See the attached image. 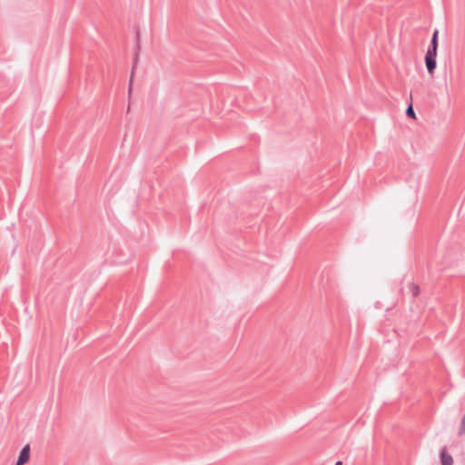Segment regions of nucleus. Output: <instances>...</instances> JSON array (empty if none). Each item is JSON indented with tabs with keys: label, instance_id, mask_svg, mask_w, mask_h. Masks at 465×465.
I'll use <instances>...</instances> for the list:
<instances>
[{
	"label": "nucleus",
	"instance_id": "obj_1",
	"mask_svg": "<svg viewBox=\"0 0 465 465\" xmlns=\"http://www.w3.org/2000/svg\"><path fill=\"white\" fill-rule=\"evenodd\" d=\"M437 50L438 47L429 45L426 55H425V64L427 71L430 74H432L437 66Z\"/></svg>",
	"mask_w": 465,
	"mask_h": 465
},
{
	"label": "nucleus",
	"instance_id": "obj_2",
	"mask_svg": "<svg viewBox=\"0 0 465 465\" xmlns=\"http://www.w3.org/2000/svg\"><path fill=\"white\" fill-rule=\"evenodd\" d=\"M29 458H30V446L25 445L20 450V453L18 455V459L16 461V465L25 464L29 460Z\"/></svg>",
	"mask_w": 465,
	"mask_h": 465
},
{
	"label": "nucleus",
	"instance_id": "obj_3",
	"mask_svg": "<svg viewBox=\"0 0 465 465\" xmlns=\"http://www.w3.org/2000/svg\"><path fill=\"white\" fill-rule=\"evenodd\" d=\"M440 461L441 465H452L453 458L450 454L447 452L446 447H444L440 451Z\"/></svg>",
	"mask_w": 465,
	"mask_h": 465
},
{
	"label": "nucleus",
	"instance_id": "obj_4",
	"mask_svg": "<svg viewBox=\"0 0 465 465\" xmlns=\"http://www.w3.org/2000/svg\"><path fill=\"white\" fill-rule=\"evenodd\" d=\"M438 37H439V30L435 29L432 34L431 39H430V46L438 47Z\"/></svg>",
	"mask_w": 465,
	"mask_h": 465
},
{
	"label": "nucleus",
	"instance_id": "obj_5",
	"mask_svg": "<svg viewBox=\"0 0 465 465\" xmlns=\"http://www.w3.org/2000/svg\"><path fill=\"white\" fill-rule=\"evenodd\" d=\"M410 290L413 297H417L420 294V287L414 282L410 284Z\"/></svg>",
	"mask_w": 465,
	"mask_h": 465
},
{
	"label": "nucleus",
	"instance_id": "obj_6",
	"mask_svg": "<svg viewBox=\"0 0 465 465\" xmlns=\"http://www.w3.org/2000/svg\"><path fill=\"white\" fill-rule=\"evenodd\" d=\"M405 113L408 117L415 118V112L413 110L412 104L408 105Z\"/></svg>",
	"mask_w": 465,
	"mask_h": 465
},
{
	"label": "nucleus",
	"instance_id": "obj_7",
	"mask_svg": "<svg viewBox=\"0 0 465 465\" xmlns=\"http://www.w3.org/2000/svg\"><path fill=\"white\" fill-rule=\"evenodd\" d=\"M464 433H465V413H464V416L461 419V421H460V427H459V431H458V434L460 436L464 434Z\"/></svg>",
	"mask_w": 465,
	"mask_h": 465
},
{
	"label": "nucleus",
	"instance_id": "obj_8",
	"mask_svg": "<svg viewBox=\"0 0 465 465\" xmlns=\"http://www.w3.org/2000/svg\"><path fill=\"white\" fill-rule=\"evenodd\" d=\"M137 60H138V54H137V52H135L134 53V64L133 66L132 74H134V66L136 65Z\"/></svg>",
	"mask_w": 465,
	"mask_h": 465
},
{
	"label": "nucleus",
	"instance_id": "obj_9",
	"mask_svg": "<svg viewBox=\"0 0 465 465\" xmlns=\"http://www.w3.org/2000/svg\"><path fill=\"white\" fill-rule=\"evenodd\" d=\"M335 465H342V462L341 460H338Z\"/></svg>",
	"mask_w": 465,
	"mask_h": 465
}]
</instances>
